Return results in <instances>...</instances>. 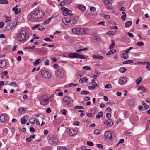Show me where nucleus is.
I'll return each mask as SVG.
<instances>
[{"mask_svg": "<svg viewBox=\"0 0 150 150\" xmlns=\"http://www.w3.org/2000/svg\"><path fill=\"white\" fill-rule=\"evenodd\" d=\"M44 13V11L41 10V8H37L30 12L29 16L34 20H37L42 17Z\"/></svg>", "mask_w": 150, "mask_h": 150, "instance_id": "obj_1", "label": "nucleus"}, {"mask_svg": "<svg viewBox=\"0 0 150 150\" xmlns=\"http://www.w3.org/2000/svg\"><path fill=\"white\" fill-rule=\"evenodd\" d=\"M29 35L28 31L25 29L20 32L17 35V38L20 41L25 42L28 39Z\"/></svg>", "mask_w": 150, "mask_h": 150, "instance_id": "obj_2", "label": "nucleus"}, {"mask_svg": "<svg viewBox=\"0 0 150 150\" xmlns=\"http://www.w3.org/2000/svg\"><path fill=\"white\" fill-rule=\"evenodd\" d=\"M62 21L64 24L69 26H72L73 25H75L76 23V19L71 17L64 18L62 19Z\"/></svg>", "mask_w": 150, "mask_h": 150, "instance_id": "obj_3", "label": "nucleus"}, {"mask_svg": "<svg viewBox=\"0 0 150 150\" xmlns=\"http://www.w3.org/2000/svg\"><path fill=\"white\" fill-rule=\"evenodd\" d=\"M104 137L112 141L116 139V137L114 133L110 131L105 132L104 134Z\"/></svg>", "mask_w": 150, "mask_h": 150, "instance_id": "obj_4", "label": "nucleus"}, {"mask_svg": "<svg viewBox=\"0 0 150 150\" xmlns=\"http://www.w3.org/2000/svg\"><path fill=\"white\" fill-rule=\"evenodd\" d=\"M63 101L67 106L69 107L72 106V102L74 101V100L71 97L68 96H65L63 98Z\"/></svg>", "mask_w": 150, "mask_h": 150, "instance_id": "obj_5", "label": "nucleus"}, {"mask_svg": "<svg viewBox=\"0 0 150 150\" xmlns=\"http://www.w3.org/2000/svg\"><path fill=\"white\" fill-rule=\"evenodd\" d=\"M65 71L63 68H59L55 71V75L58 78H61L63 77L64 75Z\"/></svg>", "mask_w": 150, "mask_h": 150, "instance_id": "obj_6", "label": "nucleus"}, {"mask_svg": "<svg viewBox=\"0 0 150 150\" xmlns=\"http://www.w3.org/2000/svg\"><path fill=\"white\" fill-rule=\"evenodd\" d=\"M68 56L69 58H80L85 59H86L84 56L81 55L76 53H73L69 54Z\"/></svg>", "mask_w": 150, "mask_h": 150, "instance_id": "obj_7", "label": "nucleus"}, {"mask_svg": "<svg viewBox=\"0 0 150 150\" xmlns=\"http://www.w3.org/2000/svg\"><path fill=\"white\" fill-rule=\"evenodd\" d=\"M17 23L16 21H14L8 23L6 26V28L8 30H12L16 27Z\"/></svg>", "mask_w": 150, "mask_h": 150, "instance_id": "obj_8", "label": "nucleus"}, {"mask_svg": "<svg viewBox=\"0 0 150 150\" xmlns=\"http://www.w3.org/2000/svg\"><path fill=\"white\" fill-rule=\"evenodd\" d=\"M83 28H73L72 30L73 33L77 35H81L83 33Z\"/></svg>", "mask_w": 150, "mask_h": 150, "instance_id": "obj_9", "label": "nucleus"}, {"mask_svg": "<svg viewBox=\"0 0 150 150\" xmlns=\"http://www.w3.org/2000/svg\"><path fill=\"white\" fill-rule=\"evenodd\" d=\"M61 10L63 12V15L65 16H67V15L71 14V10H68L65 7H62L61 8Z\"/></svg>", "mask_w": 150, "mask_h": 150, "instance_id": "obj_10", "label": "nucleus"}, {"mask_svg": "<svg viewBox=\"0 0 150 150\" xmlns=\"http://www.w3.org/2000/svg\"><path fill=\"white\" fill-rule=\"evenodd\" d=\"M41 75L42 77L45 78H50L51 77V75L49 72L47 71H43L41 72Z\"/></svg>", "mask_w": 150, "mask_h": 150, "instance_id": "obj_11", "label": "nucleus"}, {"mask_svg": "<svg viewBox=\"0 0 150 150\" xmlns=\"http://www.w3.org/2000/svg\"><path fill=\"white\" fill-rule=\"evenodd\" d=\"M127 81V78L126 77H120L118 80V83L121 85H123L124 83H126Z\"/></svg>", "mask_w": 150, "mask_h": 150, "instance_id": "obj_12", "label": "nucleus"}, {"mask_svg": "<svg viewBox=\"0 0 150 150\" xmlns=\"http://www.w3.org/2000/svg\"><path fill=\"white\" fill-rule=\"evenodd\" d=\"M58 139L55 137H53L51 141H49V144L53 146H56L57 145L58 142Z\"/></svg>", "mask_w": 150, "mask_h": 150, "instance_id": "obj_13", "label": "nucleus"}, {"mask_svg": "<svg viewBox=\"0 0 150 150\" xmlns=\"http://www.w3.org/2000/svg\"><path fill=\"white\" fill-rule=\"evenodd\" d=\"M103 123L106 125L108 127H111L113 125L112 120L110 119H108L107 120L104 121Z\"/></svg>", "mask_w": 150, "mask_h": 150, "instance_id": "obj_14", "label": "nucleus"}, {"mask_svg": "<svg viewBox=\"0 0 150 150\" xmlns=\"http://www.w3.org/2000/svg\"><path fill=\"white\" fill-rule=\"evenodd\" d=\"M98 86V85L96 83H89L88 84V88L90 89L94 90L95 88L96 87Z\"/></svg>", "mask_w": 150, "mask_h": 150, "instance_id": "obj_15", "label": "nucleus"}, {"mask_svg": "<svg viewBox=\"0 0 150 150\" xmlns=\"http://www.w3.org/2000/svg\"><path fill=\"white\" fill-rule=\"evenodd\" d=\"M19 7V6L17 5L13 8L12 10L13 11H15V14H18L21 12V9L20 8H18V7Z\"/></svg>", "mask_w": 150, "mask_h": 150, "instance_id": "obj_16", "label": "nucleus"}, {"mask_svg": "<svg viewBox=\"0 0 150 150\" xmlns=\"http://www.w3.org/2000/svg\"><path fill=\"white\" fill-rule=\"evenodd\" d=\"M6 114L5 113L1 114L0 115V122L4 123L6 121Z\"/></svg>", "mask_w": 150, "mask_h": 150, "instance_id": "obj_17", "label": "nucleus"}, {"mask_svg": "<svg viewBox=\"0 0 150 150\" xmlns=\"http://www.w3.org/2000/svg\"><path fill=\"white\" fill-rule=\"evenodd\" d=\"M49 103V99H44V100L41 99L40 103L41 105H45Z\"/></svg>", "mask_w": 150, "mask_h": 150, "instance_id": "obj_18", "label": "nucleus"}, {"mask_svg": "<svg viewBox=\"0 0 150 150\" xmlns=\"http://www.w3.org/2000/svg\"><path fill=\"white\" fill-rule=\"evenodd\" d=\"M28 119V117L25 116L22 117L21 119V123L22 124H25Z\"/></svg>", "mask_w": 150, "mask_h": 150, "instance_id": "obj_19", "label": "nucleus"}, {"mask_svg": "<svg viewBox=\"0 0 150 150\" xmlns=\"http://www.w3.org/2000/svg\"><path fill=\"white\" fill-rule=\"evenodd\" d=\"M77 8H79L83 11H84L86 10V7L82 5H79L77 6Z\"/></svg>", "mask_w": 150, "mask_h": 150, "instance_id": "obj_20", "label": "nucleus"}, {"mask_svg": "<svg viewBox=\"0 0 150 150\" xmlns=\"http://www.w3.org/2000/svg\"><path fill=\"white\" fill-rule=\"evenodd\" d=\"M103 115V112L102 111H100L99 112L97 113V114L96 117L97 119H98L102 117Z\"/></svg>", "mask_w": 150, "mask_h": 150, "instance_id": "obj_21", "label": "nucleus"}, {"mask_svg": "<svg viewBox=\"0 0 150 150\" xmlns=\"http://www.w3.org/2000/svg\"><path fill=\"white\" fill-rule=\"evenodd\" d=\"M69 135L73 136L75 134V132L72 129H70L69 130Z\"/></svg>", "mask_w": 150, "mask_h": 150, "instance_id": "obj_22", "label": "nucleus"}, {"mask_svg": "<svg viewBox=\"0 0 150 150\" xmlns=\"http://www.w3.org/2000/svg\"><path fill=\"white\" fill-rule=\"evenodd\" d=\"M88 81V79L86 77H83L80 79L79 80V83H82L84 82H86Z\"/></svg>", "mask_w": 150, "mask_h": 150, "instance_id": "obj_23", "label": "nucleus"}, {"mask_svg": "<svg viewBox=\"0 0 150 150\" xmlns=\"http://www.w3.org/2000/svg\"><path fill=\"white\" fill-rule=\"evenodd\" d=\"M146 88L142 86H139L138 89V91H142L141 92V93L144 92L146 91Z\"/></svg>", "mask_w": 150, "mask_h": 150, "instance_id": "obj_24", "label": "nucleus"}, {"mask_svg": "<svg viewBox=\"0 0 150 150\" xmlns=\"http://www.w3.org/2000/svg\"><path fill=\"white\" fill-rule=\"evenodd\" d=\"M36 120V118H35L33 117H32L29 119V122L30 123L34 124L35 123Z\"/></svg>", "mask_w": 150, "mask_h": 150, "instance_id": "obj_25", "label": "nucleus"}, {"mask_svg": "<svg viewBox=\"0 0 150 150\" xmlns=\"http://www.w3.org/2000/svg\"><path fill=\"white\" fill-rule=\"evenodd\" d=\"M6 65V63L4 61L2 60L0 61V68H2Z\"/></svg>", "mask_w": 150, "mask_h": 150, "instance_id": "obj_26", "label": "nucleus"}, {"mask_svg": "<svg viewBox=\"0 0 150 150\" xmlns=\"http://www.w3.org/2000/svg\"><path fill=\"white\" fill-rule=\"evenodd\" d=\"M116 52V50H110L108 51L106 53L107 55H110L111 54H114Z\"/></svg>", "mask_w": 150, "mask_h": 150, "instance_id": "obj_27", "label": "nucleus"}, {"mask_svg": "<svg viewBox=\"0 0 150 150\" xmlns=\"http://www.w3.org/2000/svg\"><path fill=\"white\" fill-rule=\"evenodd\" d=\"M4 17L6 18L5 22H8L10 21L11 20V17L10 16H8L6 15H4Z\"/></svg>", "mask_w": 150, "mask_h": 150, "instance_id": "obj_28", "label": "nucleus"}, {"mask_svg": "<svg viewBox=\"0 0 150 150\" xmlns=\"http://www.w3.org/2000/svg\"><path fill=\"white\" fill-rule=\"evenodd\" d=\"M92 57L94 59L96 58L100 60L103 59V56L99 55H93Z\"/></svg>", "mask_w": 150, "mask_h": 150, "instance_id": "obj_29", "label": "nucleus"}, {"mask_svg": "<svg viewBox=\"0 0 150 150\" xmlns=\"http://www.w3.org/2000/svg\"><path fill=\"white\" fill-rule=\"evenodd\" d=\"M40 60L41 59H39L33 62V65H37L41 63V62L40 61Z\"/></svg>", "mask_w": 150, "mask_h": 150, "instance_id": "obj_30", "label": "nucleus"}, {"mask_svg": "<svg viewBox=\"0 0 150 150\" xmlns=\"http://www.w3.org/2000/svg\"><path fill=\"white\" fill-rule=\"evenodd\" d=\"M96 110L97 108L96 107L93 108L91 110V112L93 115L95 114L96 113Z\"/></svg>", "mask_w": 150, "mask_h": 150, "instance_id": "obj_31", "label": "nucleus"}, {"mask_svg": "<svg viewBox=\"0 0 150 150\" xmlns=\"http://www.w3.org/2000/svg\"><path fill=\"white\" fill-rule=\"evenodd\" d=\"M142 79L141 77H139L136 80V83L137 84V85L139 84L140 82L142 81Z\"/></svg>", "mask_w": 150, "mask_h": 150, "instance_id": "obj_32", "label": "nucleus"}, {"mask_svg": "<svg viewBox=\"0 0 150 150\" xmlns=\"http://www.w3.org/2000/svg\"><path fill=\"white\" fill-rule=\"evenodd\" d=\"M105 4H111L112 3V0H103Z\"/></svg>", "mask_w": 150, "mask_h": 150, "instance_id": "obj_33", "label": "nucleus"}, {"mask_svg": "<svg viewBox=\"0 0 150 150\" xmlns=\"http://www.w3.org/2000/svg\"><path fill=\"white\" fill-rule=\"evenodd\" d=\"M18 110L21 114H24L25 112V110L23 107L20 108L18 109Z\"/></svg>", "mask_w": 150, "mask_h": 150, "instance_id": "obj_34", "label": "nucleus"}, {"mask_svg": "<svg viewBox=\"0 0 150 150\" xmlns=\"http://www.w3.org/2000/svg\"><path fill=\"white\" fill-rule=\"evenodd\" d=\"M132 24V22L131 21H128L125 24V26L126 27H128L130 26Z\"/></svg>", "mask_w": 150, "mask_h": 150, "instance_id": "obj_35", "label": "nucleus"}, {"mask_svg": "<svg viewBox=\"0 0 150 150\" xmlns=\"http://www.w3.org/2000/svg\"><path fill=\"white\" fill-rule=\"evenodd\" d=\"M116 32V31H115V32L112 31H110L107 32L106 33V34L108 35H113Z\"/></svg>", "mask_w": 150, "mask_h": 150, "instance_id": "obj_36", "label": "nucleus"}, {"mask_svg": "<svg viewBox=\"0 0 150 150\" xmlns=\"http://www.w3.org/2000/svg\"><path fill=\"white\" fill-rule=\"evenodd\" d=\"M126 71V69L124 67H121L119 69V71L120 72L123 73Z\"/></svg>", "mask_w": 150, "mask_h": 150, "instance_id": "obj_37", "label": "nucleus"}, {"mask_svg": "<svg viewBox=\"0 0 150 150\" xmlns=\"http://www.w3.org/2000/svg\"><path fill=\"white\" fill-rule=\"evenodd\" d=\"M8 1L7 0H0V4H7L8 3Z\"/></svg>", "mask_w": 150, "mask_h": 150, "instance_id": "obj_38", "label": "nucleus"}, {"mask_svg": "<svg viewBox=\"0 0 150 150\" xmlns=\"http://www.w3.org/2000/svg\"><path fill=\"white\" fill-rule=\"evenodd\" d=\"M112 44L110 47V50L112 49L114 47L115 45V42L112 40H111Z\"/></svg>", "mask_w": 150, "mask_h": 150, "instance_id": "obj_39", "label": "nucleus"}, {"mask_svg": "<svg viewBox=\"0 0 150 150\" xmlns=\"http://www.w3.org/2000/svg\"><path fill=\"white\" fill-rule=\"evenodd\" d=\"M104 87L105 89H111L112 88V86L110 83H108L105 85Z\"/></svg>", "mask_w": 150, "mask_h": 150, "instance_id": "obj_40", "label": "nucleus"}, {"mask_svg": "<svg viewBox=\"0 0 150 150\" xmlns=\"http://www.w3.org/2000/svg\"><path fill=\"white\" fill-rule=\"evenodd\" d=\"M122 57L125 59H127L128 57V54L127 53H123L121 55Z\"/></svg>", "mask_w": 150, "mask_h": 150, "instance_id": "obj_41", "label": "nucleus"}, {"mask_svg": "<svg viewBox=\"0 0 150 150\" xmlns=\"http://www.w3.org/2000/svg\"><path fill=\"white\" fill-rule=\"evenodd\" d=\"M133 62V61L132 60H128L127 61H124L123 62V63L124 64H128L129 63H132Z\"/></svg>", "mask_w": 150, "mask_h": 150, "instance_id": "obj_42", "label": "nucleus"}, {"mask_svg": "<svg viewBox=\"0 0 150 150\" xmlns=\"http://www.w3.org/2000/svg\"><path fill=\"white\" fill-rule=\"evenodd\" d=\"M64 3L66 4H69L71 3L73 1V0H64Z\"/></svg>", "mask_w": 150, "mask_h": 150, "instance_id": "obj_43", "label": "nucleus"}, {"mask_svg": "<svg viewBox=\"0 0 150 150\" xmlns=\"http://www.w3.org/2000/svg\"><path fill=\"white\" fill-rule=\"evenodd\" d=\"M89 93V92L88 91H81V94H88Z\"/></svg>", "mask_w": 150, "mask_h": 150, "instance_id": "obj_44", "label": "nucleus"}, {"mask_svg": "<svg viewBox=\"0 0 150 150\" xmlns=\"http://www.w3.org/2000/svg\"><path fill=\"white\" fill-rule=\"evenodd\" d=\"M142 105H144L145 108L148 109L149 108V105H147V104L145 102H144V101L142 102Z\"/></svg>", "mask_w": 150, "mask_h": 150, "instance_id": "obj_45", "label": "nucleus"}, {"mask_svg": "<svg viewBox=\"0 0 150 150\" xmlns=\"http://www.w3.org/2000/svg\"><path fill=\"white\" fill-rule=\"evenodd\" d=\"M9 85L11 86H14L15 87H17L18 85L15 83L13 82H11L10 83Z\"/></svg>", "mask_w": 150, "mask_h": 150, "instance_id": "obj_46", "label": "nucleus"}, {"mask_svg": "<svg viewBox=\"0 0 150 150\" xmlns=\"http://www.w3.org/2000/svg\"><path fill=\"white\" fill-rule=\"evenodd\" d=\"M133 48V47H131L126 50L125 51V52L126 53H128Z\"/></svg>", "mask_w": 150, "mask_h": 150, "instance_id": "obj_47", "label": "nucleus"}, {"mask_svg": "<svg viewBox=\"0 0 150 150\" xmlns=\"http://www.w3.org/2000/svg\"><path fill=\"white\" fill-rule=\"evenodd\" d=\"M83 69L86 70H90L91 69V68L89 67L88 66H85L83 67Z\"/></svg>", "mask_w": 150, "mask_h": 150, "instance_id": "obj_48", "label": "nucleus"}, {"mask_svg": "<svg viewBox=\"0 0 150 150\" xmlns=\"http://www.w3.org/2000/svg\"><path fill=\"white\" fill-rule=\"evenodd\" d=\"M83 33H82V34H84L86 33H87L88 32V29H83Z\"/></svg>", "mask_w": 150, "mask_h": 150, "instance_id": "obj_49", "label": "nucleus"}, {"mask_svg": "<svg viewBox=\"0 0 150 150\" xmlns=\"http://www.w3.org/2000/svg\"><path fill=\"white\" fill-rule=\"evenodd\" d=\"M144 45V44L142 42H140L138 43H137L136 44V45H139L140 46H142Z\"/></svg>", "mask_w": 150, "mask_h": 150, "instance_id": "obj_50", "label": "nucleus"}, {"mask_svg": "<svg viewBox=\"0 0 150 150\" xmlns=\"http://www.w3.org/2000/svg\"><path fill=\"white\" fill-rule=\"evenodd\" d=\"M100 131L99 129H96L94 131V133L96 135L100 134Z\"/></svg>", "mask_w": 150, "mask_h": 150, "instance_id": "obj_51", "label": "nucleus"}, {"mask_svg": "<svg viewBox=\"0 0 150 150\" xmlns=\"http://www.w3.org/2000/svg\"><path fill=\"white\" fill-rule=\"evenodd\" d=\"M40 25L39 24H37V25H36L35 26H33L31 28L33 30H34L35 29L37 28H38L39 27Z\"/></svg>", "mask_w": 150, "mask_h": 150, "instance_id": "obj_52", "label": "nucleus"}, {"mask_svg": "<svg viewBox=\"0 0 150 150\" xmlns=\"http://www.w3.org/2000/svg\"><path fill=\"white\" fill-rule=\"evenodd\" d=\"M87 144L88 145L90 146H92L93 145V143L91 141H87Z\"/></svg>", "mask_w": 150, "mask_h": 150, "instance_id": "obj_53", "label": "nucleus"}, {"mask_svg": "<svg viewBox=\"0 0 150 150\" xmlns=\"http://www.w3.org/2000/svg\"><path fill=\"white\" fill-rule=\"evenodd\" d=\"M74 109H83L84 108V107L83 106H77L74 107Z\"/></svg>", "mask_w": 150, "mask_h": 150, "instance_id": "obj_54", "label": "nucleus"}, {"mask_svg": "<svg viewBox=\"0 0 150 150\" xmlns=\"http://www.w3.org/2000/svg\"><path fill=\"white\" fill-rule=\"evenodd\" d=\"M67 110L65 109H63L61 110V112L62 113V114L64 115H66V113L67 112Z\"/></svg>", "mask_w": 150, "mask_h": 150, "instance_id": "obj_55", "label": "nucleus"}, {"mask_svg": "<svg viewBox=\"0 0 150 150\" xmlns=\"http://www.w3.org/2000/svg\"><path fill=\"white\" fill-rule=\"evenodd\" d=\"M66 4H67L66 3H64V1L63 0V1L60 2V5L61 6H63Z\"/></svg>", "mask_w": 150, "mask_h": 150, "instance_id": "obj_56", "label": "nucleus"}, {"mask_svg": "<svg viewBox=\"0 0 150 150\" xmlns=\"http://www.w3.org/2000/svg\"><path fill=\"white\" fill-rule=\"evenodd\" d=\"M96 10V8L94 7L91 6L90 7V10L91 11H95Z\"/></svg>", "mask_w": 150, "mask_h": 150, "instance_id": "obj_57", "label": "nucleus"}, {"mask_svg": "<svg viewBox=\"0 0 150 150\" xmlns=\"http://www.w3.org/2000/svg\"><path fill=\"white\" fill-rule=\"evenodd\" d=\"M97 147L101 148V149H103V146L100 144H97L96 145Z\"/></svg>", "mask_w": 150, "mask_h": 150, "instance_id": "obj_58", "label": "nucleus"}, {"mask_svg": "<svg viewBox=\"0 0 150 150\" xmlns=\"http://www.w3.org/2000/svg\"><path fill=\"white\" fill-rule=\"evenodd\" d=\"M103 17L107 19H109L110 18V15L106 14H103Z\"/></svg>", "mask_w": 150, "mask_h": 150, "instance_id": "obj_59", "label": "nucleus"}, {"mask_svg": "<svg viewBox=\"0 0 150 150\" xmlns=\"http://www.w3.org/2000/svg\"><path fill=\"white\" fill-rule=\"evenodd\" d=\"M45 29L44 26H41L38 28V29L40 31H42Z\"/></svg>", "mask_w": 150, "mask_h": 150, "instance_id": "obj_60", "label": "nucleus"}, {"mask_svg": "<svg viewBox=\"0 0 150 150\" xmlns=\"http://www.w3.org/2000/svg\"><path fill=\"white\" fill-rule=\"evenodd\" d=\"M81 150H91L90 149H86L85 146H81Z\"/></svg>", "mask_w": 150, "mask_h": 150, "instance_id": "obj_61", "label": "nucleus"}, {"mask_svg": "<svg viewBox=\"0 0 150 150\" xmlns=\"http://www.w3.org/2000/svg\"><path fill=\"white\" fill-rule=\"evenodd\" d=\"M51 109H50V108H47V110H46V113H49L51 112Z\"/></svg>", "mask_w": 150, "mask_h": 150, "instance_id": "obj_62", "label": "nucleus"}, {"mask_svg": "<svg viewBox=\"0 0 150 150\" xmlns=\"http://www.w3.org/2000/svg\"><path fill=\"white\" fill-rule=\"evenodd\" d=\"M44 64L45 65H49V61L46 59L44 62Z\"/></svg>", "mask_w": 150, "mask_h": 150, "instance_id": "obj_63", "label": "nucleus"}, {"mask_svg": "<svg viewBox=\"0 0 150 150\" xmlns=\"http://www.w3.org/2000/svg\"><path fill=\"white\" fill-rule=\"evenodd\" d=\"M146 69L150 71V63L146 66Z\"/></svg>", "mask_w": 150, "mask_h": 150, "instance_id": "obj_64", "label": "nucleus"}]
</instances>
